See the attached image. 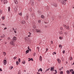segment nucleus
<instances>
[{
	"label": "nucleus",
	"mask_w": 74,
	"mask_h": 74,
	"mask_svg": "<svg viewBox=\"0 0 74 74\" xmlns=\"http://www.w3.org/2000/svg\"><path fill=\"white\" fill-rule=\"evenodd\" d=\"M54 71L55 72V73H54V74H56V73H57V71H56V70H54Z\"/></svg>",
	"instance_id": "44"
},
{
	"label": "nucleus",
	"mask_w": 74,
	"mask_h": 74,
	"mask_svg": "<svg viewBox=\"0 0 74 74\" xmlns=\"http://www.w3.org/2000/svg\"><path fill=\"white\" fill-rule=\"evenodd\" d=\"M60 30H63V27H60Z\"/></svg>",
	"instance_id": "32"
},
{
	"label": "nucleus",
	"mask_w": 74,
	"mask_h": 74,
	"mask_svg": "<svg viewBox=\"0 0 74 74\" xmlns=\"http://www.w3.org/2000/svg\"><path fill=\"white\" fill-rule=\"evenodd\" d=\"M50 69V68H49V69H47L46 70L45 72H47L48 70H49V69Z\"/></svg>",
	"instance_id": "35"
},
{
	"label": "nucleus",
	"mask_w": 74,
	"mask_h": 74,
	"mask_svg": "<svg viewBox=\"0 0 74 74\" xmlns=\"http://www.w3.org/2000/svg\"><path fill=\"white\" fill-rule=\"evenodd\" d=\"M29 52V50L28 49H27V51H25V53L26 54H27V53H28Z\"/></svg>",
	"instance_id": "18"
},
{
	"label": "nucleus",
	"mask_w": 74,
	"mask_h": 74,
	"mask_svg": "<svg viewBox=\"0 0 74 74\" xmlns=\"http://www.w3.org/2000/svg\"><path fill=\"white\" fill-rule=\"evenodd\" d=\"M13 67H13V66H10L9 69L10 70H12V69H13Z\"/></svg>",
	"instance_id": "22"
},
{
	"label": "nucleus",
	"mask_w": 74,
	"mask_h": 74,
	"mask_svg": "<svg viewBox=\"0 0 74 74\" xmlns=\"http://www.w3.org/2000/svg\"><path fill=\"white\" fill-rule=\"evenodd\" d=\"M11 38L9 37H8V40H10Z\"/></svg>",
	"instance_id": "54"
},
{
	"label": "nucleus",
	"mask_w": 74,
	"mask_h": 74,
	"mask_svg": "<svg viewBox=\"0 0 74 74\" xmlns=\"http://www.w3.org/2000/svg\"><path fill=\"white\" fill-rule=\"evenodd\" d=\"M29 18V15H27L26 16V17H25V19L26 20H27L28 19V18Z\"/></svg>",
	"instance_id": "15"
},
{
	"label": "nucleus",
	"mask_w": 74,
	"mask_h": 74,
	"mask_svg": "<svg viewBox=\"0 0 74 74\" xmlns=\"http://www.w3.org/2000/svg\"><path fill=\"white\" fill-rule=\"evenodd\" d=\"M36 32L37 33H41V31L40 30H38L37 29H36Z\"/></svg>",
	"instance_id": "10"
},
{
	"label": "nucleus",
	"mask_w": 74,
	"mask_h": 74,
	"mask_svg": "<svg viewBox=\"0 0 74 74\" xmlns=\"http://www.w3.org/2000/svg\"><path fill=\"white\" fill-rule=\"evenodd\" d=\"M7 63V60H4L3 62V64L5 66L6 65V64Z\"/></svg>",
	"instance_id": "6"
},
{
	"label": "nucleus",
	"mask_w": 74,
	"mask_h": 74,
	"mask_svg": "<svg viewBox=\"0 0 74 74\" xmlns=\"http://www.w3.org/2000/svg\"><path fill=\"white\" fill-rule=\"evenodd\" d=\"M29 10L30 12H32V9L30 8L29 9Z\"/></svg>",
	"instance_id": "30"
},
{
	"label": "nucleus",
	"mask_w": 74,
	"mask_h": 74,
	"mask_svg": "<svg viewBox=\"0 0 74 74\" xmlns=\"http://www.w3.org/2000/svg\"><path fill=\"white\" fill-rule=\"evenodd\" d=\"M51 5H53L54 7H56L58 5V4H56V3H55L54 2H52L51 3Z\"/></svg>",
	"instance_id": "4"
},
{
	"label": "nucleus",
	"mask_w": 74,
	"mask_h": 74,
	"mask_svg": "<svg viewBox=\"0 0 74 74\" xmlns=\"http://www.w3.org/2000/svg\"><path fill=\"white\" fill-rule=\"evenodd\" d=\"M36 27V26L35 25H34L33 26V28L34 29H35V27Z\"/></svg>",
	"instance_id": "60"
},
{
	"label": "nucleus",
	"mask_w": 74,
	"mask_h": 74,
	"mask_svg": "<svg viewBox=\"0 0 74 74\" xmlns=\"http://www.w3.org/2000/svg\"><path fill=\"white\" fill-rule=\"evenodd\" d=\"M18 61L19 62V63H20L21 62V59L20 58H18Z\"/></svg>",
	"instance_id": "47"
},
{
	"label": "nucleus",
	"mask_w": 74,
	"mask_h": 74,
	"mask_svg": "<svg viewBox=\"0 0 74 74\" xmlns=\"http://www.w3.org/2000/svg\"><path fill=\"white\" fill-rule=\"evenodd\" d=\"M3 13V11L1 10H0V14H1Z\"/></svg>",
	"instance_id": "31"
},
{
	"label": "nucleus",
	"mask_w": 74,
	"mask_h": 74,
	"mask_svg": "<svg viewBox=\"0 0 74 74\" xmlns=\"http://www.w3.org/2000/svg\"><path fill=\"white\" fill-rule=\"evenodd\" d=\"M18 15H20V16H22V12L18 13Z\"/></svg>",
	"instance_id": "46"
},
{
	"label": "nucleus",
	"mask_w": 74,
	"mask_h": 74,
	"mask_svg": "<svg viewBox=\"0 0 74 74\" xmlns=\"http://www.w3.org/2000/svg\"><path fill=\"white\" fill-rule=\"evenodd\" d=\"M38 14L39 15H41V11H38Z\"/></svg>",
	"instance_id": "28"
},
{
	"label": "nucleus",
	"mask_w": 74,
	"mask_h": 74,
	"mask_svg": "<svg viewBox=\"0 0 74 74\" xmlns=\"http://www.w3.org/2000/svg\"><path fill=\"white\" fill-rule=\"evenodd\" d=\"M8 11L9 12L10 11V7H9L8 8Z\"/></svg>",
	"instance_id": "41"
},
{
	"label": "nucleus",
	"mask_w": 74,
	"mask_h": 74,
	"mask_svg": "<svg viewBox=\"0 0 74 74\" xmlns=\"http://www.w3.org/2000/svg\"><path fill=\"white\" fill-rule=\"evenodd\" d=\"M1 25H3V26H5V24H2Z\"/></svg>",
	"instance_id": "63"
},
{
	"label": "nucleus",
	"mask_w": 74,
	"mask_h": 74,
	"mask_svg": "<svg viewBox=\"0 0 74 74\" xmlns=\"http://www.w3.org/2000/svg\"><path fill=\"white\" fill-rule=\"evenodd\" d=\"M5 36V35L4 34H3L2 36H0L1 38H4Z\"/></svg>",
	"instance_id": "8"
},
{
	"label": "nucleus",
	"mask_w": 74,
	"mask_h": 74,
	"mask_svg": "<svg viewBox=\"0 0 74 74\" xmlns=\"http://www.w3.org/2000/svg\"><path fill=\"white\" fill-rule=\"evenodd\" d=\"M14 3L15 4H17L18 3V2L17 0H14Z\"/></svg>",
	"instance_id": "9"
},
{
	"label": "nucleus",
	"mask_w": 74,
	"mask_h": 74,
	"mask_svg": "<svg viewBox=\"0 0 74 74\" xmlns=\"http://www.w3.org/2000/svg\"><path fill=\"white\" fill-rule=\"evenodd\" d=\"M29 50V52H31V51H32V50L30 49H29V50Z\"/></svg>",
	"instance_id": "61"
},
{
	"label": "nucleus",
	"mask_w": 74,
	"mask_h": 74,
	"mask_svg": "<svg viewBox=\"0 0 74 74\" xmlns=\"http://www.w3.org/2000/svg\"><path fill=\"white\" fill-rule=\"evenodd\" d=\"M36 53H35V52H34V53L33 55V56H36Z\"/></svg>",
	"instance_id": "42"
},
{
	"label": "nucleus",
	"mask_w": 74,
	"mask_h": 74,
	"mask_svg": "<svg viewBox=\"0 0 74 74\" xmlns=\"http://www.w3.org/2000/svg\"><path fill=\"white\" fill-rule=\"evenodd\" d=\"M35 16V14H34V13H33L32 14H31V16H32V18L33 17H34V16Z\"/></svg>",
	"instance_id": "19"
},
{
	"label": "nucleus",
	"mask_w": 74,
	"mask_h": 74,
	"mask_svg": "<svg viewBox=\"0 0 74 74\" xmlns=\"http://www.w3.org/2000/svg\"><path fill=\"white\" fill-rule=\"evenodd\" d=\"M22 63L23 64H24L26 63V62H25V60H24L22 62Z\"/></svg>",
	"instance_id": "26"
},
{
	"label": "nucleus",
	"mask_w": 74,
	"mask_h": 74,
	"mask_svg": "<svg viewBox=\"0 0 74 74\" xmlns=\"http://www.w3.org/2000/svg\"><path fill=\"white\" fill-rule=\"evenodd\" d=\"M40 71H41V72H42V69L40 68L39 69Z\"/></svg>",
	"instance_id": "38"
},
{
	"label": "nucleus",
	"mask_w": 74,
	"mask_h": 74,
	"mask_svg": "<svg viewBox=\"0 0 74 74\" xmlns=\"http://www.w3.org/2000/svg\"><path fill=\"white\" fill-rule=\"evenodd\" d=\"M59 47L60 48H61V49L62 48V45H59Z\"/></svg>",
	"instance_id": "24"
},
{
	"label": "nucleus",
	"mask_w": 74,
	"mask_h": 74,
	"mask_svg": "<svg viewBox=\"0 0 74 74\" xmlns=\"http://www.w3.org/2000/svg\"><path fill=\"white\" fill-rule=\"evenodd\" d=\"M2 19L3 20H4V19H5V18L4 16H2Z\"/></svg>",
	"instance_id": "48"
},
{
	"label": "nucleus",
	"mask_w": 74,
	"mask_h": 74,
	"mask_svg": "<svg viewBox=\"0 0 74 74\" xmlns=\"http://www.w3.org/2000/svg\"><path fill=\"white\" fill-rule=\"evenodd\" d=\"M29 35H31L32 34V33H30V32H29Z\"/></svg>",
	"instance_id": "59"
},
{
	"label": "nucleus",
	"mask_w": 74,
	"mask_h": 74,
	"mask_svg": "<svg viewBox=\"0 0 74 74\" xmlns=\"http://www.w3.org/2000/svg\"><path fill=\"white\" fill-rule=\"evenodd\" d=\"M28 59H29V60H28V61L29 62H30V61H31V58H28Z\"/></svg>",
	"instance_id": "51"
},
{
	"label": "nucleus",
	"mask_w": 74,
	"mask_h": 74,
	"mask_svg": "<svg viewBox=\"0 0 74 74\" xmlns=\"http://www.w3.org/2000/svg\"><path fill=\"white\" fill-rule=\"evenodd\" d=\"M57 60L58 61V63L60 64V63H61V60H59V58H58L57 59Z\"/></svg>",
	"instance_id": "13"
},
{
	"label": "nucleus",
	"mask_w": 74,
	"mask_h": 74,
	"mask_svg": "<svg viewBox=\"0 0 74 74\" xmlns=\"http://www.w3.org/2000/svg\"><path fill=\"white\" fill-rule=\"evenodd\" d=\"M16 65L18 66V64H19V62H18V61H16Z\"/></svg>",
	"instance_id": "37"
},
{
	"label": "nucleus",
	"mask_w": 74,
	"mask_h": 74,
	"mask_svg": "<svg viewBox=\"0 0 74 74\" xmlns=\"http://www.w3.org/2000/svg\"><path fill=\"white\" fill-rule=\"evenodd\" d=\"M18 6L17 5H16V6H15V7L14 8V11L15 12H16L17 11H18Z\"/></svg>",
	"instance_id": "7"
},
{
	"label": "nucleus",
	"mask_w": 74,
	"mask_h": 74,
	"mask_svg": "<svg viewBox=\"0 0 74 74\" xmlns=\"http://www.w3.org/2000/svg\"><path fill=\"white\" fill-rule=\"evenodd\" d=\"M37 49H38V51H39V49H40V48H39V47H37Z\"/></svg>",
	"instance_id": "49"
},
{
	"label": "nucleus",
	"mask_w": 74,
	"mask_h": 74,
	"mask_svg": "<svg viewBox=\"0 0 74 74\" xmlns=\"http://www.w3.org/2000/svg\"><path fill=\"white\" fill-rule=\"evenodd\" d=\"M41 18H44V16L42 15H41Z\"/></svg>",
	"instance_id": "33"
},
{
	"label": "nucleus",
	"mask_w": 74,
	"mask_h": 74,
	"mask_svg": "<svg viewBox=\"0 0 74 74\" xmlns=\"http://www.w3.org/2000/svg\"><path fill=\"white\" fill-rule=\"evenodd\" d=\"M30 3H31V5L32 6H33L34 5V0H30Z\"/></svg>",
	"instance_id": "3"
},
{
	"label": "nucleus",
	"mask_w": 74,
	"mask_h": 74,
	"mask_svg": "<svg viewBox=\"0 0 74 74\" xmlns=\"http://www.w3.org/2000/svg\"><path fill=\"white\" fill-rule=\"evenodd\" d=\"M1 2H3V3H4V4H7V3L8 2L6 0H1Z\"/></svg>",
	"instance_id": "5"
},
{
	"label": "nucleus",
	"mask_w": 74,
	"mask_h": 74,
	"mask_svg": "<svg viewBox=\"0 0 74 74\" xmlns=\"http://www.w3.org/2000/svg\"><path fill=\"white\" fill-rule=\"evenodd\" d=\"M45 9L46 10H47H47H48L49 8H48V7H45Z\"/></svg>",
	"instance_id": "36"
},
{
	"label": "nucleus",
	"mask_w": 74,
	"mask_h": 74,
	"mask_svg": "<svg viewBox=\"0 0 74 74\" xmlns=\"http://www.w3.org/2000/svg\"><path fill=\"white\" fill-rule=\"evenodd\" d=\"M21 23H22V24H25V21L24 20L21 21Z\"/></svg>",
	"instance_id": "14"
},
{
	"label": "nucleus",
	"mask_w": 74,
	"mask_h": 74,
	"mask_svg": "<svg viewBox=\"0 0 74 74\" xmlns=\"http://www.w3.org/2000/svg\"><path fill=\"white\" fill-rule=\"evenodd\" d=\"M59 1L60 3H61L62 4H64V5L66 4V2L64 1V0H59Z\"/></svg>",
	"instance_id": "2"
},
{
	"label": "nucleus",
	"mask_w": 74,
	"mask_h": 74,
	"mask_svg": "<svg viewBox=\"0 0 74 74\" xmlns=\"http://www.w3.org/2000/svg\"><path fill=\"white\" fill-rule=\"evenodd\" d=\"M50 68H51L50 71H51L52 70H53L55 68L53 67H53H51Z\"/></svg>",
	"instance_id": "17"
},
{
	"label": "nucleus",
	"mask_w": 74,
	"mask_h": 74,
	"mask_svg": "<svg viewBox=\"0 0 74 74\" xmlns=\"http://www.w3.org/2000/svg\"><path fill=\"white\" fill-rule=\"evenodd\" d=\"M60 74H63V72L61 71Z\"/></svg>",
	"instance_id": "39"
},
{
	"label": "nucleus",
	"mask_w": 74,
	"mask_h": 74,
	"mask_svg": "<svg viewBox=\"0 0 74 74\" xmlns=\"http://www.w3.org/2000/svg\"><path fill=\"white\" fill-rule=\"evenodd\" d=\"M17 58V57H14V60H15V59H16Z\"/></svg>",
	"instance_id": "52"
},
{
	"label": "nucleus",
	"mask_w": 74,
	"mask_h": 74,
	"mask_svg": "<svg viewBox=\"0 0 74 74\" xmlns=\"http://www.w3.org/2000/svg\"><path fill=\"white\" fill-rule=\"evenodd\" d=\"M3 55H4V56H5L6 55V53H5V52H3Z\"/></svg>",
	"instance_id": "34"
},
{
	"label": "nucleus",
	"mask_w": 74,
	"mask_h": 74,
	"mask_svg": "<svg viewBox=\"0 0 74 74\" xmlns=\"http://www.w3.org/2000/svg\"><path fill=\"white\" fill-rule=\"evenodd\" d=\"M14 32L15 33H16V31L15 30L14 31Z\"/></svg>",
	"instance_id": "62"
},
{
	"label": "nucleus",
	"mask_w": 74,
	"mask_h": 74,
	"mask_svg": "<svg viewBox=\"0 0 74 74\" xmlns=\"http://www.w3.org/2000/svg\"><path fill=\"white\" fill-rule=\"evenodd\" d=\"M38 23H41V20H39L38 21Z\"/></svg>",
	"instance_id": "50"
},
{
	"label": "nucleus",
	"mask_w": 74,
	"mask_h": 74,
	"mask_svg": "<svg viewBox=\"0 0 74 74\" xmlns=\"http://www.w3.org/2000/svg\"><path fill=\"white\" fill-rule=\"evenodd\" d=\"M65 28L68 30H70V27H69V26H65Z\"/></svg>",
	"instance_id": "12"
},
{
	"label": "nucleus",
	"mask_w": 74,
	"mask_h": 74,
	"mask_svg": "<svg viewBox=\"0 0 74 74\" xmlns=\"http://www.w3.org/2000/svg\"><path fill=\"white\" fill-rule=\"evenodd\" d=\"M64 33L65 34V35H67V33L66 32H65Z\"/></svg>",
	"instance_id": "58"
},
{
	"label": "nucleus",
	"mask_w": 74,
	"mask_h": 74,
	"mask_svg": "<svg viewBox=\"0 0 74 74\" xmlns=\"http://www.w3.org/2000/svg\"><path fill=\"white\" fill-rule=\"evenodd\" d=\"M59 39L60 40H62L63 39V37L62 36H59Z\"/></svg>",
	"instance_id": "25"
},
{
	"label": "nucleus",
	"mask_w": 74,
	"mask_h": 74,
	"mask_svg": "<svg viewBox=\"0 0 74 74\" xmlns=\"http://www.w3.org/2000/svg\"><path fill=\"white\" fill-rule=\"evenodd\" d=\"M27 49H28V50L30 49V47L29 46H28L27 47Z\"/></svg>",
	"instance_id": "57"
},
{
	"label": "nucleus",
	"mask_w": 74,
	"mask_h": 74,
	"mask_svg": "<svg viewBox=\"0 0 74 74\" xmlns=\"http://www.w3.org/2000/svg\"><path fill=\"white\" fill-rule=\"evenodd\" d=\"M54 18H55V16H53L52 17V19L53 20H54Z\"/></svg>",
	"instance_id": "40"
},
{
	"label": "nucleus",
	"mask_w": 74,
	"mask_h": 74,
	"mask_svg": "<svg viewBox=\"0 0 74 74\" xmlns=\"http://www.w3.org/2000/svg\"><path fill=\"white\" fill-rule=\"evenodd\" d=\"M21 70H19L18 72V74H21Z\"/></svg>",
	"instance_id": "29"
},
{
	"label": "nucleus",
	"mask_w": 74,
	"mask_h": 74,
	"mask_svg": "<svg viewBox=\"0 0 74 74\" xmlns=\"http://www.w3.org/2000/svg\"><path fill=\"white\" fill-rule=\"evenodd\" d=\"M71 73L72 74H74V71H72V72H71Z\"/></svg>",
	"instance_id": "56"
},
{
	"label": "nucleus",
	"mask_w": 74,
	"mask_h": 74,
	"mask_svg": "<svg viewBox=\"0 0 74 74\" xmlns=\"http://www.w3.org/2000/svg\"><path fill=\"white\" fill-rule=\"evenodd\" d=\"M39 60L41 62L42 60V57H41V56H39Z\"/></svg>",
	"instance_id": "16"
},
{
	"label": "nucleus",
	"mask_w": 74,
	"mask_h": 74,
	"mask_svg": "<svg viewBox=\"0 0 74 74\" xmlns=\"http://www.w3.org/2000/svg\"><path fill=\"white\" fill-rule=\"evenodd\" d=\"M46 52H47V51H48V48H46Z\"/></svg>",
	"instance_id": "55"
},
{
	"label": "nucleus",
	"mask_w": 74,
	"mask_h": 74,
	"mask_svg": "<svg viewBox=\"0 0 74 74\" xmlns=\"http://www.w3.org/2000/svg\"><path fill=\"white\" fill-rule=\"evenodd\" d=\"M73 69H70L69 70V71L71 73V72H73Z\"/></svg>",
	"instance_id": "27"
},
{
	"label": "nucleus",
	"mask_w": 74,
	"mask_h": 74,
	"mask_svg": "<svg viewBox=\"0 0 74 74\" xmlns=\"http://www.w3.org/2000/svg\"><path fill=\"white\" fill-rule=\"evenodd\" d=\"M3 71V70L1 69V68L0 69V71Z\"/></svg>",
	"instance_id": "64"
},
{
	"label": "nucleus",
	"mask_w": 74,
	"mask_h": 74,
	"mask_svg": "<svg viewBox=\"0 0 74 74\" xmlns=\"http://www.w3.org/2000/svg\"><path fill=\"white\" fill-rule=\"evenodd\" d=\"M17 40V38L15 36H14L13 37L11 41L10 42V44L12 47L15 46V42Z\"/></svg>",
	"instance_id": "1"
},
{
	"label": "nucleus",
	"mask_w": 74,
	"mask_h": 74,
	"mask_svg": "<svg viewBox=\"0 0 74 74\" xmlns=\"http://www.w3.org/2000/svg\"><path fill=\"white\" fill-rule=\"evenodd\" d=\"M58 18L60 19V20L61 19H62V17L61 16H58Z\"/></svg>",
	"instance_id": "20"
},
{
	"label": "nucleus",
	"mask_w": 74,
	"mask_h": 74,
	"mask_svg": "<svg viewBox=\"0 0 74 74\" xmlns=\"http://www.w3.org/2000/svg\"><path fill=\"white\" fill-rule=\"evenodd\" d=\"M73 59V57H71L70 58H69V59H70V60H72V59Z\"/></svg>",
	"instance_id": "45"
},
{
	"label": "nucleus",
	"mask_w": 74,
	"mask_h": 74,
	"mask_svg": "<svg viewBox=\"0 0 74 74\" xmlns=\"http://www.w3.org/2000/svg\"><path fill=\"white\" fill-rule=\"evenodd\" d=\"M62 53L63 54H64L65 53V50H63L62 51Z\"/></svg>",
	"instance_id": "43"
},
{
	"label": "nucleus",
	"mask_w": 74,
	"mask_h": 74,
	"mask_svg": "<svg viewBox=\"0 0 74 74\" xmlns=\"http://www.w3.org/2000/svg\"><path fill=\"white\" fill-rule=\"evenodd\" d=\"M70 71H69V70H67L66 71V73L67 74H70Z\"/></svg>",
	"instance_id": "21"
},
{
	"label": "nucleus",
	"mask_w": 74,
	"mask_h": 74,
	"mask_svg": "<svg viewBox=\"0 0 74 74\" xmlns=\"http://www.w3.org/2000/svg\"><path fill=\"white\" fill-rule=\"evenodd\" d=\"M25 41H27V40L29 39V38H28V37H25Z\"/></svg>",
	"instance_id": "23"
},
{
	"label": "nucleus",
	"mask_w": 74,
	"mask_h": 74,
	"mask_svg": "<svg viewBox=\"0 0 74 74\" xmlns=\"http://www.w3.org/2000/svg\"><path fill=\"white\" fill-rule=\"evenodd\" d=\"M7 29V28L6 27H5V28H4L3 30H6Z\"/></svg>",
	"instance_id": "53"
},
{
	"label": "nucleus",
	"mask_w": 74,
	"mask_h": 74,
	"mask_svg": "<svg viewBox=\"0 0 74 74\" xmlns=\"http://www.w3.org/2000/svg\"><path fill=\"white\" fill-rule=\"evenodd\" d=\"M59 34H63V32L62 31H60L59 32Z\"/></svg>",
	"instance_id": "11"
}]
</instances>
